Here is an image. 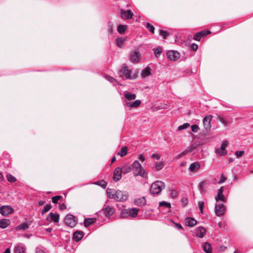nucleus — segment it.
<instances>
[{
	"mask_svg": "<svg viewBox=\"0 0 253 253\" xmlns=\"http://www.w3.org/2000/svg\"><path fill=\"white\" fill-rule=\"evenodd\" d=\"M165 187V183L161 181H157L153 183L150 187V192L152 195L159 194L162 189Z\"/></svg>",
	"mask_w": 253,
	"mask_h": 253,
	"instance_id": "nucleus-1",
	"label": "nucleus"
},
{
	"mask_svg": "<svg viewBox=\"0 0 253 253\" xmlns=\"http://www.w3.org/2000/svg\"><path fill=\"white\" fill-rule=\"evenodd\" d=\"M132 169L133 171L134 176L140 175L142 177H147V174L144 171L141 165L138 161H135L132 165Z\"/></svg>",
	"mask_w": 253,
	"mask_h": 253,
	"instance_id": "nucleus-2",
	"label": "nucleus"
},
{
	"mask_svg": "<svg viewBox=\"0 0 253 253\" xmlns=\"http://www.w3.org/2000/svg\"><path fill=\"white\" fill-rule=\"evenodd\" d=\"M120 75L122 77H125L126 79L132 80L136 77L135 73L131 74V71L128 69L126 65H123L122 67Z\"/></svg>",
	"mask_w": 253,
	"mask_h": 253,
	"instance_id": "nucleus-3",
	"label": "nucleus"
},
{
	"mask_svg": "<svg viewBox=\"0 0 253 253\" xmlns=\"http://www.w3.org/2000/svg\"><path fill=\"white\" fill-rule=\"evenodd\" d=\"M139 209L131 208L123 210L121 212V216L123 218L127 217L128 216L131 217H136L137 215Z\"/></svg>",
	"mask_w": 253,
	"mask_h": 253,
	"instance_id": "nucleus-4",
	"label": "nucleus"
},
{
	"mask_svg": "<svg viewBox=\"0 0 253 253\" xmlns=\"http://www.w3.org/2000/svg\"><path fill=\"white\" fill-rule=\"evenodd\" d=\"M64 223L66 225L70 227H73L77 224V221L75 216L69 214L65 217Z\"/></svg>",
	"mask_w": 253,
	"mask_h": 253,
	"instance_id": "nucleus-5",
	"label": "nucleus"
},
{
	"mask_svg": "<svg viewBox=\"0 0 253 253\" xmlns=\"http://www.w3.org/2000/svg\"><path fill=\"white\" fill-rule=\"evenodd\" d=\"M128 199V194L126 192L117 190L114 199L118 202H124Z\"/></svg>",
	"mask_w": 253,
	"mask_h": 253,
	"instance_id": "nucleus-6",
	"label": "nucleus"
},
{
	"mask_svg": "<svg viewBox=\"0 0 253 253\" xmlns=\"http://www.w3.org/2000/svg\"><path fill=\"white\" fill-rule=\"evenodd\" d=\"M225 211V207L223 204L219 203L215 205V212L216 215L219 216L223 215Z\"/></svg>",
	"mask_w": 253,
	"mask_h": 253,
	"instance_id": "nucleus-7",
	"label": "nucleus"
},
{
	"mask_svg": "<svg viewBox=\"0 0 253 253\" xmlns=\"http://www.w3.org/2000/svg\"><path fill=\"white\" fill-rule=\"evenodd\" d=\"M167 55L169 59L173 61L177 60L180 57L179 52L174 50L168 51Z\"/></svg>",
	"mask_w": 253,
	"mask_h": 253,
	"instance_id": "nucleus-8",
	"label": "nucleus"
},
{
	"mask_svg": "<svg viewBox=\"0 0 253 253\" xmlns=\"http://www.w3.org/2000/svg\"><path fill=\"white\" fill-rule=\"evenodd\" d=\"M14 210L9 206H1V214L4 216H7L12 213Z\"/></svg>",
	"mask_w": 253,
	"mask_h": 253,
	"instance_id": "nucleus-9",
	"label": "nucleus"
},
{
	"mask_svg": "<svg viewBox=\"0 0 253 253\" xmlns=\"http://www.w3.org/2000/svg\"><path fill=\"white\" fill-rule=\"evenodd\" d=\"M123 170L120 167H118L115 169L113 173V180L117 182L120 180L122 178V174Z\"/></svg>",
	"mask_w": 253,
	"mask_h": 253,
	"instance_id": "nucleus-10",
	"label": "nucleus"
},
{
	"mask_svg": "<svg viewBox=\"0 0 253 253\" xmlns=\"http://www.w3.org/2000/svg\"><path fill=\"white\" fill-rule=\"evenodd\" d=\"M211 119L212 116L211 115L205 117L203 119V125L207 131H209L211 129Z\"/></svg>",
	"mask_w": 253,
	"mask_h": 253,
	"instance_id": "nucleus-11",
	"label": "nucleus"
},
{
	"mask_svg": "<svg viewBox=\"0 0 253 253\" xmlns=\"http://www.w3.org/2000/svg\"><path fill=\"white\" fill-rule=\"evenodd\" d=\"M141 59V54L138 51H134L130 54V60L131 62H138Z\"/></svg>",
	"mask_w": 253,
	"mask_h": 253,
	"instance_id": "nucleus-12",
	"label": "nucleus"
},
{
	"mask_svg": "<svg viewBox=\"0 0 253 253\" xmlns=\"http://www.w3.org/2000/svg\"><path fill=\"white\" fill-rule=\"evenodd\" d=\"M102 211L106 216H110L114 213L115 210L110 206H104Z\"/></svg>",
	"mask_w": 253,
	"mask_h": 253,
	"instance_id": "nucleus-13",
	"label": "nucleus"
},
{
	"mask_svg": "<svg viewBox=\"0 0 253 253\" xmlns=\"http://www.w3.org/2000/svg\"><path fill=\"white\" fill-rule=\"evenodd\" d=\"M54 222L57 223L59 220V214L58 213H52L50 212L48 214L46 217V220L49 221V218Z\"/></svg>",
	"mask_w": 253,
	"mask_h": 253,
	"instance_id": "nucleus-14",
	"label": "nucleus"
},
{
	"mask_svg": "<svg viewBox=\"0 0 253 253\" xmlns=\"http://www.w3.org/2000/svg\"><path fill=\"white\" fill-rule=\"evenodd\" d=\"M223 187H221L218 190L217 195L215 196V200L218 202L219 200L225 202L226 199L223 194Z\"/></svg>",
	"mask_w": 253,
	"mask_h": 253,
	"instance_id": "nucleus-15",
	"label": "nucleus"
},
{
	"mask_svg": "<svg viewBox=\"0 0 253 253\" xmlns=\"http://www.w3.org/2000/svg\"><path fill=\"white\" fill-rule=\"evenodd\" d=\"M121 17L123 19H132L133 16V13L131 12L130 10H124L123 9L121 10Z\"/></svg>",
	"mask_w": 253,
	"mask_h": 253,
	"instance_id": "nucleus-16",
	"label": "nucleus"
},
{
	"mask_svg": "<svg viewBox=\"0 0 253 253\" xmlns=\"http://www.w3.org/2000/svg\"><path fill=\"white\" fill-rule=\"evenodd\" d=\"M84 232L80 231H77L73 234V240L75 242L80 241L84 237Z\"/></svg>",
	"mask_w": 253,
	"mask_h": 253,
	"instance_id": "nucleus-17",
	"label": "nucleus"
},
{
	"mask_svg": "<svg viewBox=\"0 0 253 253\" xmlns=\"http://www.w3.org/2000/svg\"><path fill=\"white\" fill-rule=\"evenodd\" d=\"M206 233V230L205 228L203 227H198L196 229L195 234L199 238H203Z\"/></svg>",
	"mask_w": 253,
	"mask_h": 253,
	"instance_id": "nucleus-18",
	"label": "nucleus"
},
{
	"mask_svg": "<svg viewBox=\"0 0 253 253\" xmlns=\"http://www.w3.org/2000/svg\"><path fill=\"white\" fill-rule=\"evenodd\" d=\"M200 167L201 165L199 162H194L190 165L189 170L191 172H196L200 169Z\"/></svg>",
	"mask_w": 253,
	"mask_h": 253,
	"instance_id": "nucleus-19",
	"label": "nucleus"
},
{
	"mask_svg": "<svg viewBox=\"0 0 253 253\" xmlns=\"http://www.w3.org/2000/svg\"><path fill=\"white\" fill-rule=\"evenodd\" d=\"M227 146V142L224 141L221 144V147L219 149H217L216 150V152L217 153L220 154L221 155H224L226 154V152L225 151V149Z\"/></svg>",
	"mask_w": 253,
	"mask_h": 253,
	"instance_id": "nucleus-20",
	"label": "nucleus"
},
{
	"mask_svg": "<svg viewBox=\"0 0 253 253\" xmlns=\"http://www.w3.org/2000/svg\"><path fill=\"white\" fill-rule=\"evenodd\" d=\"M126 103L127 106L131 108H137L140 105L141 101L140 100H136L133 102L126 101Z\"/></svg>",
	"mask_w": 253,
	"mask_h": 253,
	"instance_id": "nucleus-21",
	"label": "nucleus"
},
{
	"mask_svg": "<svg viewBox=\"0 0 253 253\" xmlns=\"http://www.w3.org/2000/svg\"><path fill=\"white\" fill-rule=\"evenodd\" d=\"M197 223V220L192 217H187L185 219V224L189 227H192L195 225Z\"/></svg>",
	"mask_w": 253,
	"mask_h": 253,
	"instance_id": "nucleus-22",
	"label": "nucleus"
},
{
	"mask_svg": "<svg viewBox=\"0 0 253 253\" xmlns=\"http://www.w3.org/2000/svg\"><path fill=\"white\" fill-rule=\"evenodd\" d=\"M134 203L136 206L142 207L146 205V201L145 197H143L135 199L134 201Z\"/></svg>",
	"mask_w": 253,
	"mask_h": 253,
	"instance_id": "nucleus-23",
	"label": "nucleus"
},
{
	"mask_svg": "<svg viewBox=\"0 0 253 253\" xmlns=\"http://www.w3.org/2000/svg\"><path fill=\"white\" fill-rule=\"evenodd\" d=\"M195 148V146H194V145H192L191 146H190L189 148H187L185 150L178 154L177 156V159H179L180 158L187 154L189 152L192 151Z\"/></svg>",
	"mask_w": 253,
	"mask_h": 253,
	"instance_id": "nucleus-24",
	"label": "nucleus"
},
{
	"mask_svg": "<svg viewBox=\"0 0 253 253\" xmlns=\"http://www.w3.org/2000/svg\"><path fill=\"white\" fill-rule=\"evenodd\" d=\"M25 252V247L22 244L18 245L14 248L15 253H24Z\"/></svg>",
	"mask_w": 253,
	"mask_h": 253,
	"instance_id": "nucleus-25",
	"label": "nucleus"
},
{
	"mask_svg": "<svg viewBox=\"0 0 253 253\" xmlns=\"http://www.w3.org/2000/svg\"><path fill=\"white\" fill-rule=\"evenodd\" d=\"M96 220L95 218H88L84 219V225L85 227H88L94 223Z\"/></svg>",
	"mask_w": 253,
	"mask_h": 253,
	"instance_id": "nucleus-26",
	"label": "nucleus"
},
{
	"mask_svg": "<svg viewBox=\"0 0 253 253\" xmlns=\"http://www.w3.org/2000/svg\"><path fill=\"white\" fill-rule=\"evenodd\" d=\"M126 41V38H123L122 37H119L117 38L116 43L117 46L120 48H122L123 46V45L124 44Z\"/></svg>",
	"mask_w": 253,
	"mask_h": 253,
	"instance_id": "nucleus-27",
	"label": "nucleus"
},
{
	"mask_svg": "<svg viewBox=\"0 0 253 253\" xmlns=\"http://www.w3.org/2000/svg\"><path fill=\"white\" fill-rule=\"evenodd\" d=\"M117 191L114 189L108 188L107 190V194L110 199H114L116 195Z\"/></svg>",
	"mask_w": 253,
	"mask_h": 253,
	"instance_id": "nucleus-28",
	"label": "nucleus"
},
{
	"mask_svg": "<svg viewBox=\"0 0 253 253\" xmlns=\"http://www.w3.org/2000/svg\"><path fill=\"white\" fill-rule=\"evenodd\" d=\"M10 220L8 219L1 218V228H5L10 224Z\"/></svg>",
	"mask_w": 253,
	"mask_h": 253,
	"instance_id": "nucleus-29",
	"label": "nucleus"
},
{
	"mask_svg": "<svg viewBox=\"0 0 253 253\" xmlns=\"http://www.w3.org/2000/svg\"><path fill=\"white\" fill-rule=\"evenodd\" d=\"M204 251L206 253H211V247L210 243L208 242L205 243L203 245Z\"/></svg>",
	"mask_w": 253,
	"mask_h": 253,
	"instance_id": "nucleus-30",
	"label": "nucleus"
},
{
	"mask_svg": "<svg viewBox=\"0 0 253 253\" xmlns=\"http://www.w3.org/2000/svg\"><path fill=\"white\" fill-rule=\"evenodd\" d=\"M124 96L128 101H131L134 100L136 98V95L135 94L126 92L124 94Z\"/></svg>",
	"mask_w": 253,
	"mask_h": 253,
	"instance_id": "nucleus-31",
	"label": "nucleus"
},
{
	"mask_svg": "<svg viewBox=\"0 0 253 253\" xmlns=\"http://www.w3.org/2000/svg\"><path fill=\"white\" fill-rule=\"evenodd\" d=\"M29 226L28 224L26 222L23 223L18 226H16V230H25L29 228Z\"/></svg>",
	"mask_w": 253,
	"mask_h": 253,
	"instance_id": "nucleus-32",
	"label": "nucleus"
},
{
	"mask_svg": "<svg viewBox=\"0 0 253 253\" xmlns=\"http://www.w3.org/2000/svg\"><path fill=\"white\" fill-rule=\"evenodd\" d=\"M141 76L142 77H146L151 74V69L148 67L143 69L141 72Z\"/></svg>",
	"mask_w": 253,
	"mask_h": 253,
	"instance_id": "nucleus-33",
	"label": "nucleus"
},
{
	"mask_svg": "<svg viewBox=\"0 0 253 253\" xmlns=\"http://www.w3.org/2000/svg\"><path fill=\"white\" fill-rule=\"evenodd\" d=\"M126 28L127 26L126 25H119L117 27V30L120 34H123L125 32Z\"/></svg>",
	"mask_w": 253,
	"mask_h": 253,
	"instance_id": "nucleus-34",
	"label": "nucleus"
},
{
	"mask_svg": "<svg viewBox=\"0 0 253 253\" xmlns=\"http://www.w3.org/2000/svg\"><path fill=\"white\" fill-rule=\"evenodd\" d=\"M127 148L126 147H123L121 148V151L118 153V155L122 157L127 154Z\"/></svg>",
	"mask_w": 253,
	"mask_h": 253,
	"instance_id": "nucleus-35",
	"label": "nucleus"
},
{
	"mask_svg": "<svg viewBox=\"0 0 253 253\" xmlns=\"http://www.w3.org/2000/svg\"><path fill=\"white\" fill-rule=\"evenodd\" d=\"M164 167V164L163 162H158L156 163L155 168L156 170L159 171L162 169Z\"/></svg>",
	"mask_w": 253,
	"mask_h": 253,
	"instance_id": "nucleus-36",
	"label": "nucleus"
},
{
	"mask_svg": "<svg viewBox=\"0 0 253 253\" xmlns=\"http://www.w3.org/2000/svg\"><path fill=\"white\" fill-rule=\"evenodd\" d=\"M108 31L109 34L112 35L113 33V24L111 22H109L107 25Z\"/></svg>",
	"mask_w": 253,
	"mask_h": 253,
	"instance_id": "nucleus-37",
	"label": "nucleus"
},
{
	"mask_svg": "<svg viewBox=\"0 0 253 253\" xmlns=\"http://www.w3.org/2000/svg\"><path fill=\"white\" fill-rule=\"evenodd\" d=\"M51 208L50 204H47L44 207V208L42 211V214L43 215L45 213L48 211Z\"/></svg>",
	"mask_w": 253,
	"mask_h": 253,
	"instance_id": "nucleus-38",
	"label": "nucleus"
},
{
	"mask_svg": "<svg viewBox=\"0 0 253 253\" xmlns=\"http://www.w3.org/2000/svg\"><path fill=\"white\" fill-rule=\"evenodd\" d=\"M159 206H164L168 209H170L171 208V205L170 203H168L165 201L161 202L159 203Z\"/></svg>",
	"mask_w": 253,
	"mask_h": 253,
	"instance_id": "nucleus-39",
	"label": "nucleus"
},
{
	"mask_svg": "<svg viewBox=\"0 0 253 253\" xmlns=\"http://www.w3.org/2000/svg\"><path fill=\"white\" fill-rule=\"evenodd\" d=\"M7 180L10 182H15L16 180V178L11 174H7L6 175Z\"/></svg>",
	"mask_w": 253,
	"mask_h": 253,
	"instance_id": "nucleus-40",
	"label": "nucleus"
},
{
	"mask_svg": "<svg viewBox=\"0 0 253 253\" xmlns=\"http://www.w3.org/2000/svg\"><path fill=\"white\" fill-rule=\"evenodd\" d=\"M160 35L163 37L164 39H166L167 36L169 35L167 31L163 30H160L159 31Z\"/></svg>",
	"mask_w": 253,
	"mask_h": 253,
	"instance_id": "nucleus-41",
	"label": "nucleus"
},
{
	"mask_svg": "<svg viewBox=\"0 0 253 253\" xmlns=\"http://www.w3.org/2000/svg\"><path fill=\"white\" fill-rule=\"evenodd\" d=\"M146 28L147 29L153 34L154 33L155 27L149 23H148L146 25Z\"/></svg>",
	"mask_w": 253,
	"mask_h": 253,
	"instance_id": "nucleus-42",
	"label": "nucleus"
},
{
	"mask_svg": "<svg viewBox=\"0 0 253 253\" xmlns=\"http://www.w3.org/2000/svg\"><path fill=\"white\" fill-rule=\"evenodd\" d=\"M132 168L130 166H125L122 169L123 173H127L130 171Z\"/></svg>",
	"mask_w": 253,
	"mask_h": 253,
	"instance_id": "nucleus-43",
	"label": "nucleus"
},
{
	"mask_svg": "<svg viewBox=\"0 0 253 253\" xmlns=\"http://www.w3.org/2000/svg\"><path fill=\"white\" fill-rule=\"evenodd\" d=\"M62 199V197L61 196H56L55 197H53L52 198V201L54 204H57L58 202V201Z\"/></svg>",
	"mask_w": 253,
	"mask_h": 253,
	"instance_id": "nucleus-44",
	"label": "nucleus"
},
{
	"mask_svg": "<svg viewBox=\"0 0 253 253\" xmlns=\"http://www.w3.org/2000/svg\"><path fill=\"white\" fill-rule=\"evenodd\" d=\"M202 33H198L194 35L193 39L197 41H200L201 40V38L202 37L201 36Z\"/></svg>",
	"mask_w": 253,
	"mask_h": 253,
	"instance_id": "nucleus-45",
	"label": "nucleus"
},
{
	"mask_svg": "<svg viewBox=\"0 0 253 253\" xmlns=\"http://www.w3.org/2000/svg\"><path fill=\"white\" fill-rule=\"evenodd\" d=\"M162 49L160 47H158V48L155 49V53L156 56L158 58L159 56H160L162 53Z\"/></svg>",
	"mask_w": 253,
	"mask_h": 253,
	"instance_id": "nucleus-46",
	"label": "nucleus"
},
{
	"mask_svg": "<svg viewBox=\"0 0 253 253\" xmlns=\"http://www.w3.org/2000/svg\"><path fill=\"white\" fill-rule=\"evenodd\" d=\"M189 126V124L188 123H185L183 125L180 126L178 127V129L179 130H181L185 128H187Z\"/></svg>",
	"mask_w": 253,
	"mask_h": 253,
	"instance_id": "nucleus-47",
	"label": "nucleus"
},
{
	"mask_svg": "<svg viewBox=\"0 0 253 253\" xmlns=\"http://www.w3.org/2000/svg\"><path fill=\"white\" fill-rule=\"evenodd\" d=\"M199 130V127L198 125H194L191 126V130L194 132H197Z\"/></svg>",
	"mask_w": 253,
	"mask_h": 253,
	"instance_id": "nucleus-48",
	"label": "nucleus"
},
{
	"mask_svg": "<svg viewBox=\"0 0 253 253\" xmlns=\"http://www.w3.org/2000/svg\"><path fill=\"white\" fill-rule=\"evenodd\" d=\"M181 202L183 207H185L188 204V199L186 198H182Z\"/></svg>",
	"mask_w": 253,
	"mask_h": 253,
	"instance_id": "nucleus-49",
	"label": "nucleus"
},
{
	"mask_svg": "<svg viewBox=\"0 0 253 253\" xmlns=\"http://www.w3.org/2000/svg\"><path fill=\"white\" fill-rule=\"evenodd\" d=\"M245 152L244 151H237L235 153V155L237 156V157H241L244 154Z\"/></svg>",
	"mask_w": 253,
	"mask_h": 253,
	"instance_id": "nucleus-50",
	"label": "nucleus"
},
{
	"mask_svg": "<svg viewBox=\"0 0 253 253\" xmlns=\"http://www.w3.org/2000/svg\"><path fill=\"white\" fill-rule=\"evenodd\" d=\"M226 179H227L226 177L223 174H222L221 175L220 179L218 182V183L221 184V183H223L224 182H225V181L226 180Z\"/></svg>",
	"mask_w": 253,
	"mask_h": 253,
	"instance_id": "nucleus-51",
	"label": "nucleus"
},
{
	"mask_svg": "<svg viewBox=\"0 0 253 253\" xmlns=\"http://www.w3.org/2000/svg\"><path fill=\"white\" fill-rule=\"evenodd\" d=\"M220 122L224 126H226L228 125L227 122L223 118L221 117H220L219 118Z\"/></svg>",
	"mask_w": 253,
	"mask_h": 253,
	"instance_id": "nucleus-52",
	"label": "nucleus"
},
{
	"mask_svg": "<svg viewBox=\"0 0 253 253\" xmlns=\"http://www.w3.org/2000/svg\"><path fill=\"white\" fill-rule=\"evenodd\" d=\"M106 79L109 81L110 82L113 83L114 82H116L117 81L114 78L111 77L110 76H106Z\"/></svg>",
	"mask_w": 253,
	"mask_h": 253,
	"instance_id": "nucleus-53",
	"label": "nucleus"
},
{
	"mask_svg": "<svg viewBox=\"0 0 253 253\" xmlns=\"http://www.w3.org/2000/svg\"><path fill=\"white\" fill-rule=\"evenodd\" d=\"M178 195V192L175 190H170V195L172 197H176Z\"/></svg>",
	"mask_w": 253,
	"mask_h": 253,
	"instance_id": "nucleus-54",
	"label": "nucleus"
},
{
	"mask_svg": "<svg viewBox=\"0 0 253 253\" xmlns=\"http://www.w3.org/2000/svg\"><path fill=\"white\" fill-rule=\"evenodd\" d=\"M200 33H202V34H201V36L202 37H204V36H206L207 35H208L209 34H210L211 33V32L210 31H201V32H200Z\"/></svg>",
	"mask_w": 253,
	"mask_h": 253,
	"instance_id": "nucleus-55",
	"label": "nucleus"
},
{
	"mask_svg": "<svg viewBox=\"0 0 253 253\" xmlns=\"http://www.w3.org/2000/svg\"><path fill=\"white\" fill-rule=\"evenodd\" d=\"M198 205H199V208L200 209L201 212L203 213L204 205V202H199Z\"/></svg>",
	"mask_w": 253,
	"mask_h": 253,
	"instance_id": "nucleus-56",
	"label": "nucleus"
},
{
	"mask_svg": "<svg viewBox=\"0 0 253 253\" xmlns=\"http://www.w3.org/2000/svg\"><path fill=\"white\" fill-rule=\"evenodd\" d=\"M151 158L159 160L160 159V156L158 154H153L151 156Z\"/></svg>",
	"mask_w": 253,
	"mask_h": 253,
	"instance_id": "nucleus-57",
	"label": "nucleus"
},
{
	"mask_svg": "<svg viewBox=\"0 0 253 253\" xmlns=\"http://www.w3.org/2000/svg\"><path fill=\"white\" fill-rule=\"evenodd\" d=\"M191 48L194 50V51H196L197 50L198 48V46L197 44L196 43H193L191 44Z\"/></svg>",
	"mask_w": 253,
	"mask_h": 253,
	"instance_id": "nucleus-58",
	"label": "nucleus"
},
{
	"mask_svg": "<svg viewBox=\"0 0 253 253\" xmlns=\"http://www.w3.org/2000/svg\"><path fill=\"white\" fill-rule=\"evenodd\" d=\"M101 183H102L98 184L100 185L103 188H105L107 185V183L104 181H102Z\"/></svg>",
	"mask_w": 253,
	"mask_h": 253,
	"instance_id": "nucleus-59",
	"label": "nucleus"
},
{
	"mask_svg": "<svg viewBox=\"0 0 253 253\" xmlns=\"http://www.w3.org/2000/svg\"><path fill=\"white\" fill-rule=\"evenodd\" d=\"M36 253H46L43 250L37 248L36 249Z\"/></svg>",
	"mask_w": 253,
	"mask_h": 253,
	"instance_id": "nucleus-60",
	"label": "nucleus"
},
{
	"mask_svg": "<svg viewBox=\"0 0 253 253\" xmlns=\"http://www.w3.org/2000/svg\"><path fill=\"white\" fill-rule=\"evenodd\" d=\"M66 209V206L64 204H62L60 206V209L61 210H63Z\"/></svg>",
	"mask_w": 253,
	"mask_h": 253,
	"instance_id": "nucleus-61",
	"label": "nucleus"
},
{
	"mask_svg": "<svg viewBox=\"0 0 253 253\" xmlns=\"http://www.w3.org/2000/svg\"><path fill=\"white\" fill-rule=\"evenodd\" d=\"M175 225V226L178 228V229H182V225L180 224V223H174L173 222Z\"/></svg>",
	"mask_w": 253,
	"mask_h": 253,
	"instance_id": "nucleus-62",
	"label": "nucleus"
},
{
	"mask_svg": "<svg viewBox=\"0 0 253 253\" xmlns=\"http://www.w3.org/2000/svg\"><path fill=\"white\" fill-rule=\"evenodd\" d=\"M138 159H139L140 160H141L142 162H143V161H145V158H144V156H143L142 154H141V155L139 156Z\"/></svg>",
	"mask_w": 253,
	"mask_h": 253,
	"instance_id": "nucleus-63",
	"label": "nucleus"
},
{
	"mask_svg": "<svg viewBox=\"0 0 253 253\" xmlns=\"http://www.w3.org/2000/svg\"><path fill=\"white\" fill-rule=\"evenodd\" d=\"M3 253H10V250L9 248H7Z\"/></svg>",
	"mask_w": 253,
	"mask_h": 253,
	"instance_id": "nucleus-64",
	"label": "nucleus"
}]
</instances>
